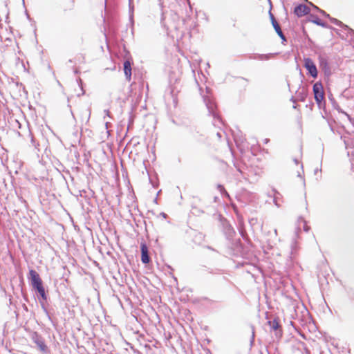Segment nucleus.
<instances>
[{
    "label": "nucleus",
    "instance_id": "f257e3e1",
    "mask_svg": "<svg viewBox=\"0 0 354 354\" xmlns=\"http://www.w3.org/2000/svg\"><path fill=\"white\" fill-rule=\"evenodd\" d=\"M29 279L31 281L32 288L37 290L42 299H46V295L44 287L43 286V281L39 274L35 270L31 269L29 270Z\"/></svg>",
    "mask_w": 354,
    "mask_h": 354
},
{
    "label": "nucleus",
    "instance_id": "f03ea898",
    "mask_svg": "<svg viewBox=\"0 0 354 354\" xmlns=\"http://www.w3.org/2000/svg\"><path fill=\"white\" fill-rule=\"evenodd\" d=\"M313 93L316 102L321 103L324 99V93L322 83L316 82L313 85Z\"/></svg>",
    "mask_w": 354,
    "mask_h": 354
},
{
    "label": "nucleus",
    "instance_id": "7ed1b4c3",
    "mask_svg": "<svg viewBox=\"0 0 354 354\" xmlns=\"http://www.w3.org/2000/svg\"><path fill=\"white\" fill-rule=\"evenodd\" d=\"M304 66L308 71L309 73L313 77H317V70L313 61L310 58L304 59Z\"/></svg>",
    "mask_w": 354,
    "mask_h": 354
},
{
    "label": "nucleus",
    "instance_id": "20e7f679",
    "mask_svg": "<svg viewBox=\"0 0 354 354\" xmlns=\"http://www.w3.org/2000/svg\"><path fill=\"white\" fill-rule=\"evenodd\" d=\"M141 250V261L143 263H148L150 261V257L149 256L148 247L145 242L140 244Z\"/></svg>",
    "mask_w": 354,
    "mask_h": 354
},
{
    "label": "nucleus",
    "instance_id": "39448f33",
    "mask_svg": "<svg viewBox=\"0 0 354 354\" xmlns=\"http://www.w3.org/2000/svg\"><path fill=\"white\" fill-rule=\"evenodd\" d=\"M310 12V9L308 6L304 4H299L296 6L294 9V13L299 17H303Z\"/></svg>",
    "mask_w": 354,
    "mask_h": 354
},
{
    "label": "nucleus",
    "instance_id": "423d86ee",
    "mask_svg": "<svg viewBox=\"0 0 354 354\" xmlns=\"http://www.w3.org/2000/svg\"><path fill=\"white\" fill-rule=\"evenodd\" d=\"M124 72L128 81H130L131 77V64L129 60H126L124 62Z\"/></svg>",
    "mask_w": 354,
    "mask_h": 354
},
{
    "label": "nucleus",
    "instance_id": "0eeeda50",
    "mask_svg": "<svg viewBox=\"0 0 354 354\" xmlns=\"http://www.w3.org/2000/svg\"><path fill=\"white\" fill-rule=\"evenodd\" d=\"M268 323L273 330H277L280 327L278 318H275L272 321H269Z\"/></svg>",
    "mask_w": 354,
    "mask_h": 354
},
{
    "label": "nucleus",
    "instance_id": "6e6552de",
    "mask_svg": "<svg viewBox=\"0 0 354 354\" xmlns=\"http://www.w3.org/2000/svg\"><path fill=\"white\" fill-rule=\"evenodd\" d=\"M270 16L272 24L275 31L279 30V29H281V27L271 12H270Z\"/></svg>",
    "mask_w": 354,
    "mask_h": 354
},
{
    "label": "nucleus",
    "instance_id": "1a4fd4ad",
    "mask_svg": "<svg viewBox=\"0 0 354 354\" xmlns=\"http://www.w3.org/2000/svg\"><path fill=\"white\" fill-rule=\"evenodd\" d=\"M35 343L37 344V346L41 351H45L46 350L47 346L43 340L37 339V341H35Z\"/></svg>",
    "mask_w": 354,
    "mask_h": 354
},
{
    "label": "nucleus",
    "instance_id": "9d476101",
    "mask_svg": "<svg viewBox=\"0 0 354 354\" xmlns=\"http://www.w3.org/2000/svg\"><path fill=\"white\" fill-rule=\"evenodd\" d=\"M276 32H277V33L278 34V35H279L281 39H283V40H285V37H284V35H283V32H282L281 29H279V30H277V31H276Z\"/></svg>",
    "mask_w": 354,
    "mask_h": 354
},
{
    "label": "nucleus",
    "instance_id": "9b49d317",
    "mask_svg": "<svg viewBox=\"0 0 354 354\" xmlns=\"http://www.w3.org/2000/svg\"><path fill=\"white\" fill-rule=\"evenodd\" d=\"M313 22L317 25H319V26H324V24L323 22H322L319 19H317V20H315L313 21Z\"/></svg>",
    "mask_w": 354,
    "mask_h": 354
},
{
    "label": "nucleus",
    "instance_id": "f8f14e48",
    "mask_svg": "<svg viewBox=\"0 0 354 354\" xmlns=\"http://www.w3.org/2000/svg\"><path fill=\"white\" fill-rule=\"evenodd\" d=\"M324 15H326V12L324 10L320 11ZM328 16V15H327Z\"/></svg>",
    "mask_w": 354,
    "mask_h": 354
}]
</instances>
